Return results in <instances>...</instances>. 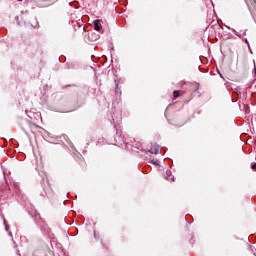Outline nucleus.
<instances>
[{
  "instance_id": "1",
  "label": "nucleus",
  "mask_w": 256,
  "mask_h": 256,
  "mask_svg": "<svg viewBox=\"0 0 256 256\" xmlns=\"http://www.w3.org/2000/svg\"><path fill=\"white\" fill-rule=\"evenodd\" d=\"M29 215H31V217L34 219L36 225H39V227H45V220L36 210L29 211Z\"/></svg>"
},
{
  "instance_id": "5",
  "label": "nucleus",
  "mask_w": 256,
  "mask_h": 256,
  "mask_svg": "<svg viewBox=\"0 0 256 256\" xmlns=\"http://www.w3.org/2000/svg\"><path fill=\"white\" fill-rule=\"evenodd\" d=\"M165 179L167 181H175V176L171 175V170L166 171Z\"/></svg>"
},
{
  "instance_id": "3",
  "label": "nucleus",
  "mask_w": 256,
  "mask_h": 256,
  "mask_svg": "<svg viewBox=\"0 0 256 256\" xmlns=\"http://www.w3.org/2000/svg\"><path fill=\"white\" fill-rule=\"evenodd\" d=\"M9 187H5L4 189L0 188V201H5V199H9Z\"/></svg>"
},
{
  "instance_id": "7",
  "label": "nucleus",
  "mask_w": 256,
  "mask_h": 256,
  "mask_svg": "<svg viewBox=\"0 0 256 256\" xmlns=\"http://www.w3.org/2000/svg\"><path fill=\"white\" fill-rule=\"evenodd\" d=\"M179 91L178 90H175L174 92H173V97H174V99H177L178 97H179Z\"/></svg>"
},
{
  "instance_id": "13",
  "label": "nucleus",
  "mask_w": 256,
  "mask_h": 256,
  "mask_svg": "<svg viewBox=\"0 0 256 256\" xmlns=\"http://www.w3.org/2000/svg\"><path fill=\"white\" fill-rule=\"evenodd\" d=\"M116 91H119V83L116 84Z\"/></svg>"
},
{
  "instance_id": "9",
  "label": "nucleus",
  "mask_w": 256,
  "mask_h": 256,
  "mask_svg": "<svg viewBox=\"0 0 256 256\" xmlns=\"http://www.w3.org/2000/svg\"><path fill=\"white\" fill-rule=\"evenodd\" d=\"M232 31H233V33H235V35H236L237 37H241V33L235 31V29H232Z\"/></svg>"
},
{
  "instance_id": "14",
  "label": "nucleus",
  "mask_w": 256,
  "mask_h": 256,
  "mask_svg": "<svg viewBox=\"0 0 256 256\" xmlns=\"http://www.w3.org/2000/svg\"><path fill=\"white\" fill-rule=\"evenodd\" d=\"M112 119H113V121H115V116L114 115H112Z\"/></svg>"
},
{
  "instance_id": "17",
  "label": "nucleus",
  "mask_w": 256,
  "mask_h": 256,
  "mask_svg": "<svg viewBox=\"0 0 256 256\" xmlns=\"http://www.w3.org/2000/svg\"><path fill=\"white\" fill-rule=\"evenodd\" d=\"M246 43H247V44H249V41H248V40H246Z\"/></svg>"
},
{
  "instance_id": "11",
  "label": "nucleus",
  "mask_w": 256,
  "mask_h": 256,
  "mask_svg": "<svg viewBox=\"0 0 256 256\" xmlns=\"http://www.w3.org/2000/svg\"><path fill=\"white\" fill-rule=\"evenodd\" d=\"M67 87H75V84L64 86L63 89H67Z\"/></svg>"
},
{
  "instance_id": "15",
  "label": "nucleus",
  "mask_w": 256,
  "mask_h": 256,
  "mask_svg": "<svg viewBox=\"0 0 256 256\" xmlns=\"http://www.w3.org/2000/svg\"><path fill=\"white\" fill-rule=\"evenodd\" d=\"M197 89H199V84H196Z\"/></svg>"
},
{
  "instance_id": "18",
  "label": "nucleus",
  "mask_w": 256,
  "mask_h": 256,
  "mask_svg": "<svg viewBox=\"0 0 256 256\" xmlns=\"http://www.w3.org/2000/svg\"><path fill=\"white\" fill-rule=\"evenodd\" d=\"M243 35H245V32H243Z\"/></svg>"
},
{
  "instance_id": "8",
  "label": "nucleus",
  "mask_w": 256,
  "mask_h": 256,
  "mask_svg": "<svg viewBox=\"0 0 256 256\" xmlns=\"http://www.w3.org/2000/svg\"><path fill=\"white\" fill-rule=\"evenodd\" d=\"M4 225H5V230L9 231V226L7 225V220H5V218H4Z\"/></svg>"
},
{
  "instance_id": "16",
  "label": "nucleus",
  "mask_w": 256,
  "mask_h": 256,
  "mask_svg": "<svg viewBox=\"0 0 256 256\" xmlns=\"http://www.w3.org/2000/svg\"><path fill=\"white\" fill-rule=\"evenodd\" d=\"M141 145L137 146V149H140Z\"/></svg>"
},
{
  "instance_id": "12",
  "label": "nucleus",
  "mask_w": 256,
  "mask_h": 256,
  "mask_svg": "<svg viewBox=\"0 0 256 256\" xmlns=\"http://www.w3.org/2000/svg\"><path fill=\"white\" fill-rule=\"evenodd\" d=\"M225 85H226V87H230L231 83L226 82Z\"/></svg>"
},
{
  "instance_id": "4",
  "label": "nucleus",
  "mask_w": 256,
  "mask_h": 256,
  "mask_svg": "<svg viewBox=\"0 0 256 256\" xmlns=\"http://www.w3.org/2000/svg\"><path fill=\"white\" fill-rule=\"evenodd\" d=\"M93 23L95 31H101V29H103V25H101V20H94Z\"/></svg>"
},
{
  "instance_id": "2",
  "label": "nucleus",
  "mask_w": 256,
  "mask_h": 256,
  "mask_svg": "<svg viewBox=\"0 0 256 256\" xmlns=\"http://www.w3.org/2000/svg\"><path fill=\"white\" fill-rule=\"evenodd\" d=\"M37 7H50V5H53L57 3V0H34Z\"/></svg>"
},
{
  "instance_id": "10",
  "label": "nucleus",
  "mask_w": 256,
  "mask_h": 256,
  "mask_svg": "<svg viewBox=\"0 0 256 256\" xmlns=\"http://www.w3.org/2000/svg\"><path fill=\"white\" fill-rule=\"evenodd\" d=\"M152 163H153V165H159V160H157V159L153 160Z\"/></svg>"
},
{
  "instance_id": "6",
  "label": "nucleus",
  "mask_w": 256,
  "mask_h": 256,
  "mask_svg": "<svg viewBox=\"0 0 256 256\" xmlns=\"http://www.w3.org/2000/svg\"><path fill=\"white\" fill-rule=\"evenodd\" d=\"M150 153L152 154V155H158V153H159V146H157V145H154V146H152L151 148H150Z\"/></svg>"
}]
</instances>
